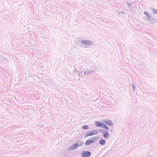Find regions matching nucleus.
Here are the masks:
<instances>
[{"label":"nucleus","mask_w":157,"mask_h":157,"mask_svg":"<svg viewBox=\"0 0 157 157\" xmlns=\"http://www.w3.org/2000/svg\"><path fill=\"white\" fill-rule=\"evenodd\" d=\"M97 140V139L95 137H93L90 138L85 143L86 146L89 145L95 142Z\"/></svg>","instance_id":"f257e3e1"},{"label":"nucleus","mask_w":157,"mask_h":157,"mask_svg":"<svg viewBox=\"0 0 157 157\" xmlns=\"http://www.w3.org/2000/svg\"><path fill=\"white\" fill-rule=\"evenodd\" d=\"M100 131L98 130H94L91 132L86 133L85 135V137H88L90 136L94 135L98 133Z\"/></svg>","instance_id":"f03ea898"},{"label":"nucleus","mask_w":157,"mask_h":157,"mask_svg":"<svg viewBox=\"0 0 157 157\" xmlns=\"http://www.w3.org/2000/svg\"><path fill=\"white\" fill-rule=\"evenodd\" d=\"M82 144L83 143L82 142L80 143L79 144H75L70 147V149H71V150L74 149L79 146H82Z\"/></svg>","instance_id":"7ed1b4c3"},{"label":"nucleus","mask_w":157,"mask_h":157,"mask_svg":"<svg viewBox=\"0 0 157 157\" xmlns=\"http://www.w3.org/2000/svg\"><path fill=\"white\" fill-rule=\"evenodd\" d=\"M82 156L84 157H87L90 155V153L87 151L83 152L81 154Z\"/></svg>","instance_id":"20e7f679"},{"label":"nucleus","mask_w":157,"mask_h":157,"mask_svg":"<svg viewBox=\"0 0 157 157\" xmlns=\"http://www.w3.org/2000/svg\"><path fill=\"white\" fill-rule=\"evenodd\" d=\"M104 123L108 125L112 126L113 125V123L110 120H107L105 121H104Z\"/></svg>","instance_id":"39448f33"},{"label":"nucleus","mask_w":157,"mask_h":157,"mask_svg":"<svg viewBox=\"0 0 157 157\" xmlns=\"http://www.w3.org/2000/svg\"><path fill=\"white\" fill-rule=\"evenodd\" d=\"M102 124L100 122L97 121L95 123V125L97 127H101Z\"/></svg>","instance_id":"423d86ee"},{"label":"nucleus","mask_w":157,"mask_h":157,"mask_svg":"<svg viewBox=\"0 0 157 157\" xmlns=\"http://www.w3.org/2000/svg\"><path fill=\"white\" fill-rule=\"evenodd\" d=\"M82 42L83 44H87V45L90 44L91 43V42L89 41H87V40L83 41Z\"/></svg>","instance_id":"0eeeda50"},{"label":"nucleus","mask_w":157,"mask_h":157,"mask_svg":"<svg viewBox=\"0 0 157 157\" xmlns=\"http://www.w3.org/2000/svg\"><path fill=\"white\" fill-rule=\"evenodd\" d=\"M109 135L108 132L106 131H105L104 134H103V136L105 138H107L109 137Z\"/></svg>","instance_id":"6e6552de"},{"label":"nucleus","mask_w":157,"mask_h":157,"mask_svg":"<svg viewBox=\"0 0 157 157\" xmlns=\"http://www.w3.org/2000/svg\"><path fill=\"white\" fill-rule=\"evenodd\" d=\"M101 127H102L103 128H105V129L108 130L109 129L108 127L105 124L102 123L101 126Z\"/></svg>","instance_id":"1a4fd4ad"},{"label":"nucleus","mask_w":157,"mask_h":157,"mask_svg":"<svg viewBox=\"0 0 157 157\" xmlns=\"http://www.w3.org/2000/svg\"><path fill=\"white\" fill-rule=\"evenodd\" d=\"M105 140H101L99 141V143L101 145H103L105 144Z\"/></svg>","instance_id":"9d476101"},{"label":"nucleus","mask_w":157,"mask_h":157,"mask_svg":"<svg viewBox=\"0 0 157 157\" xmlns=\"http://www.w3.org/2000/svg\"><path fill=\"white\" fill-rule=\"evenodd\" d=\"M144 14L148 17H149L150 16V14L148 12H145Z\"/></svg>","instance_id":"9b49d317"},{"label":"nucleus","mask_w":157,"mask_h":157,"mask_svg":"<svg viewBox=\"0 0 157 157\" xmlns=\"http://www.w3.org/2000/svg\"><path fill=\"white\" fill-rule=\"evenodd\" d=\"M82 128L84 129H87L89 127L87 125H84L83 126Z\"/></svg>","instance_id":"f8f14e48"}]
</instances>
